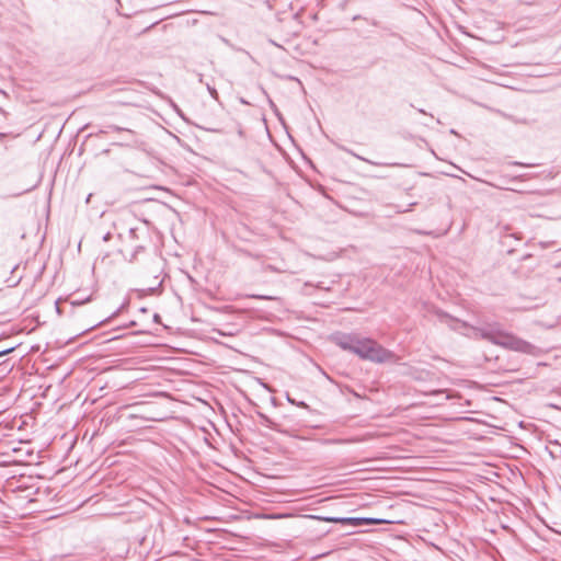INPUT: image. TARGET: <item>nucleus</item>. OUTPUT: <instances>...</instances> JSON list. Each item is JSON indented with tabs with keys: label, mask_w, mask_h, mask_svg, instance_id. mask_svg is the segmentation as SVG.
Masks as SVG:
<instances>
[{
	"label": "nucleus",
	"mask_w": 561,
	"mask_h": 561,
	"mask_svg": "<svg viewBox=\"0 0 561 561\" xmlns=\"http://www.w3.org/2000/svg\"><path fill=\"white\" fill-rule=\"evenodd\" d=\"M334 343L344 351L357 355L362 359L374 363H386L396 359V355L373 339L364 337L357 333L336 334Z\"/></svg>",
	"instance_id": "nucleus-2"
},
{
	"label": "nucleus",
	"mask_w": 561,
	"mask_h": 561,
	"mask_svg": "<svg viewBox=\"0 0 561 561\" xmlns=\"http://www.w3.org/2000/svg\"><path fill=\"white\" fill-rule=\"evenodd\" d=\"M419 111H420V113H422V114H426V112H425L424 110H422V108H421V110H419Z\"/></svg>",
	"instance_id": "nucleus-9"
},
{
	"label": "nucleus",
	"mask_w": 561,
	"mask_h": 561,
	"mask_svg": "<svg viewBox=\"0 0 561 561\" xmlns=\"http://www.w3.org/2000/svg\"><path fill=\"white\" fill-rule=\"evenodd\" d=\"M119 312V310H117L116 312L113 313V317L117 316Z\"/></svg>",
	"instance_id": "nucleus-11"
},
{
	"label": "nucleus",
	"mask_w": 561,
	"mask_h": 561,
	"mask_svg": "<svg viewBox=\"0 0 561 561\" xmlns=\"http://www.w3.org/2000/svg\"><path fill=\"white\" fill-rule=\"evenodd\" d=\"M110 238V233H107L105 237H104V240H107Z\"/></svg>",
	"instance_id": "nucleus-10"
},
{
	"label": "nucleus",
	"mask_w": 561,
	"mask_h": 561,
	"mask_svg": "<svg viewBox=\"0 0 561 561\" xmlns=\"http://www.w3.org/2000/svg\"><path fill=\"white\" fill-rule=\"evenodd\" d=\"M250 297L255 298V299H262V300H273L274 299V297L265 296V295H251Z\"/></svg>",
	"instance_id": "nucleus-4"
},
{
	"label": "nucleus",
	"mask_w": 561,
	"mask_h": 561,
	"mask_svg": "<svg viewBox=\"0 0 561 561\" xmlns=\"http://www.w3.org/2000/svg\"><path fill=\"white\" fill-rule=\"evenodd\" d=\"M208 88V91L210 93V95L215 99H217V91L214 89V88H210L209 85L207 87Z\"/></svg>",
	"instance_id": "nucleus-5"
},
{
	"label": "nucleus",
	"mask_w": 561,
	"mask_h": 561,
	"mask_svg": "<svg viewBox=\"0 0 561 561\" xmlns=\"http://www.w3.org/2000/svg\"><path fill=\"white\" fill-rule=\"evenodd\" d=\"M355 439H325L324 443L327 444H347L353 443Z\"/></svg>",
	"instance_id": "nucleus-3"
},
{
	"label": "nucleus",
	"mask_w": 561,
	"mask_h": 561,
	"mask_svg": "<svg viewBox=\"0 0 561 561\" xmlns=\"http://www.w3.org/2000/svg\"><path fill=\"white\" fill-rule=\"evenodd\" d=\"M14 348L13 347H10V348H7V350H3V351H0V357L3 356V355H7L9 353H11Z\"/></svg>",
	"instance_id": "nucleus-7"
},
{
	"label": "nucleus",
	"mask_w": 561,
	"mask_h": 561,
	"mask_svg": "<svg viewBox=\"0 0 561 561\" xmlns=\"http://www.w3.org/2000/svg\"><path fill=\"white\" fill-rule=\"evenodd\" d=\"M153 319H154V321H156V322H159V320H160V316H159L158 313H156V314H154V317H153Z\"/></svg>",
	"instance_id": "nucleus-8"
},
{
	"label": "nucleus",
	"mask_w": 561,
	"mask_h": 561,
	"mask_svg": "<svg viewBox=\"0 0 561 561\" xmlns=\"http://www.w3.org/2000/svg\"><path fill=\"white\" fill-rule=\"evenodd\" d=\"M438 318L442 323L447 324L451 330L460 331L463 335L470 339L486 340L492 344L524 354L535 355L538 352V348L535 345L515 336L512 333L501 330L497 324H489L482 328L472 327L467 322L455 319L444 312H439Z\"/></svg>",
	"instance_id": "nucleus-1"
},
{
	"label": "nucleus",
	"mask_w": 561,
	"mask_h": 561,
	"mask_svg": "<svg viewBox=\"0 0 561 561\" xmlns=\"http://www.w3.org/2000/svg\"><path fill=\"white\" fill-rule=\"evenodd\" d=\"M353 156H354V157H356V158H357V159H359V160H363V161H365V162H368V163L375 164V162H371V161H369L368 159H365V158H363V157H360V156H358V154L353 153ZM377 164H378V163H376V165H377Z\"/></svg>",
	"instance_id": "nucleus-6"
}]
</instances>
